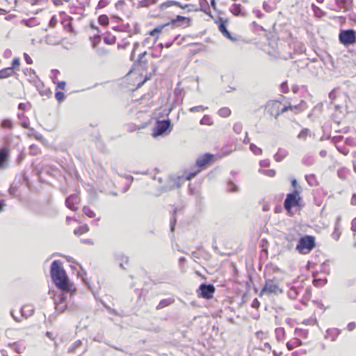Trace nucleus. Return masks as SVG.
<instances>
[{"label":"nucleus","mask_w":356,"mask_h":356,"mask_svg":"<svg viewBox=\"0 0 356 356\" xmlns=\"http://www.w3.org/2000/svg\"><path fill=\"white\" fill-rule=\"evenodd\" d=\"M51 277L55 285L63 291H71L72 285L68 282L65 271L59 260L54 261L51 264Z\"/></svg>","instance_id":"nucleus-1"},{"label":"nucleus","mask_w":356,"mask_h":356,"mask_svg":"<svg viewBox=\"0 0 356 356\" xmlns=\"http://www.w3.org/2000/svg\"><path fill=\"white\" fill-rule=\"evenodd\" d=\"M74 292V290L62 292L59 299L56 302V310L57 312L63 313L67 309H73L72 305H70V300Z\"/></svg>","instance_id":"nucleus-2"},{"label":"nucleus","mask_w":356,"mask_h":356,"mask_svg":"<svg viewBox=\"0 0 356 356\" xmlns=\"http://www.w3.org/2000/svg\"><path fill=\"white\" fill-rule=\"evenodd\" d=\"M315 247V238L313 236L306 235L301 237L296 245L297 251L302 254L309 253Z\"/></svg>","instance_id":"nucleus-3"},{"label":"nucleus","mask_w":356,"mask_h":356,"mask_svg":"<svg viewBox=\"0 0 356 356\" xmlns=\"http://www.w3.org/2000/svg\"><path fill=\"white\" fill-rule=\"evenodd\" d=\"M300 191L298 188L293 190L292 193H288L284 202L285 209L289 213H291V209L294 207H299L301 197L300 195Z\"/></svg>","instance_id":"nucleus-4"},{"label":"nucleus","mask_w":356,"mask_h":356,"mask_svg":"<svg viewBox=\"0 0 356 356\" xmlns=\"http://www.w3.org/2000/svg\"><path fill=\"white\" fill-rule=\"evenodd\" d=\"M287 286L289 288L288 296L291 299H296L300 293L309 291L308 288L305 289L302 281H296L291 284H287Z\"/></svg>","instance_id":"nucleus-5"},{"label":"nucleus","mask_w":356,"mask_h":356,"mask_svg":"<svg viewBox=\"0 0 356 356\" xmlns=\"http://www.w3.org/2000/svg\"><path fill=\"white\" fill-rule=\"evenodd\" d=\"M339 41L344 45L356 43V31L353 29L341 31L339 35Z\"/></svg>","instance_id":"nucleus-6"},{"label":"nucleus","mask_w":356,"mask_h":356,"mask_svg":"<svg viewBox=\"0 0 356 356\" xmlns=\"http://www.w3.org/2000/svg\"><path fill=\"white\" fill-rule=\"evenodd\" d=\"M170 120L168 119L158 120L154 126L152 136L156 137L163 134L170 129Z\"/></svg>","instance_id":"nucleus-7"},{"label":"nucleus","mask_w":356,"mask_h":356,"mask_svg":"<svg viewBox=\"0 0 356 356\" xmlns=\"http://www.w3.org/2000/svg\"><path fill=\"white\" fill-rule=\"evenodd\" d=\"M197 292L199 297L210 299L213 296L215 288L212 284H202Z\"/></svg>","instance_id":"nucleus-8"},{"label":"nucleus","mask_w":356,"mask_h":356,"mask_svg":"<svg viewBox=\"0 0 356 356\" xmlns=\"http://www.w3.org/2000/svg\"><path fill=\"white\" fill-rule=\"evenodd\" d=\"M261 292L268 294H277L282 293V289L280 288L278 284L275 281L273 280H268L266 281L265 285Z\"/></svg>","instance_id":"nucleus-9"},{"label":"nucleus","mask_w":356,"mask_h":356,"mask_svg":"<svg viewBox=\"0 0 356 356\" xmlns=\"http://www.w3.org/2000/svg\"><path fill=\"white\" fill-rule=\"evenodd\" d=\"M283 106L280 102L274 101L268 105V112L270 115L277 118L280 114L284 112H281Z\"/></svg>","instance_id":"nucleus-10"},{"label":"nucleus","mask_w":356,"mask_h":356,"mask_svg":"<svg viewBox=\"0 0 356 356\" xmlns=\"http://www.w3.org/2000/svg\"><path fill=\"white\" fill-rule=\"evenodd\" d=\"M8 151L7 148H1L0 149V170L6 169L8 164Z\"/></svg>","instance_id":"nucleus-11"},{"label":"nucleus","mask_w":356,"mask_h":356,"mask_svg":"<svg viewBox=\"0 0 356 356\" xmlns=\"http://www.w3.org/2000/svg\"><path fill=\"white\" fill-rule=\"evenodd\" d=\"M79 203V198L76 195H72L65 200V205L67 208L72 211H76L78 208L75 204Z\"/></svg>","instance_id":"nucleus-12"},{"label":"nucleus","mask_w":356,"mask_h":356,"mask_svg":"<svg viewBox=\"0 0 356 356\" xmlns=\"http://www.w3.org/2000/svg\"><path fill=\"white\" fill-rule=\"evenodd\" d=\"M213 156L210 154H205L199 156L196 160V164L199 167L205 166L212 159Z\"/></svg>","instance_id":"nucleus-13"},{"label":"nucleus","mask_w":356,"mask_h":356,"mask_svg":"<svg viewBox=\"0 0 356 356\" xmlns=\"http://www.w3.org/2000/svg\"><path fill=\"white\" fill-rule=\"evenodd\" d=\"M341 330L337 328H330L327 330L325 334V338L330 339L332 341H334L338 336L340 334Z\"/></svg>","instance_id":"nucleus-14"},{"label":"nucleus","mask_w":356,"mask_h":356,"mask_svg":"<svg viewBox=\"0 0 356 356\" xmlns=\"http://www.w3.org/2000/svg\"><path fill=\"white\" fill-rule=\"evenodd\" d=\"M288 155V151L285 149L279 148L277 153L274 155V159L277 162L282 161Z\"/></svg>","instance_id":"nucleus-15"},{"label":"nucleus","mask_w":356,"mask_h":356,"mask_svg":"<svg viewBox=\"0 0 356 356\" xmlns=\"http://www.w3.org/2000/svg\"><path fill=\"white\" fill-rule=\"evenodd\" d=\"M21 316L25 318L31 316L33 313V308L30 305H25L20 309Z\"/></svg>","instance_id":"nucleus-16"},{"label":"nucleus","mask_w":356,"mask_h":356,"mask_svg":"<svg viewBox=\"0 0 356 356\" xmlns=\"http://www.w3.org/2000/svg\"><path fill=\"white\" fill-rule=\"evenodd\" d=\"M218 29L221 32V33L225 36V38H228L229 40L233 41L235 39L232 38L231 33L228 31V30L226 28V25L223 22H220L218 25Z\"/></svg>","instance_id":"nucleus-17"},{"label":"nucleus","mask_w":356,"mask_h":356,"mask_svg":"<svg viewBox=\"0 0 356 356\" xmlns=\"http://www.w3.org/2000/svg\"><path fill=\"white\" fill-rule=\"evenodd\" d=\"M15 73L13 67H6L0 70V79H6L13 76Z\"/></svg>","instance_id":"nucleus-18"},{"label":"nucleus","mask_w":356,"mask_h":356,"mask_svg":"<svg viewBox=\"0 0 356 356\" xmlns=\"http://www.w3.org/2000/svg\"><path fill=\"white\" fill-rule=\"evenodd\" d=\"M177 6L179 8H187L188 6V4H186L184 6H182L180 3L177 2V1H168L167 2H165V3H163L161 6V9H165L170 6Z\"/></svg>","instance_id":"nucleus-19"},{"label":"nucleus","mask_w":356,"mask_h":356,"mask_svg":"<svg viewBox=\"0 0 356 356\" xmlns=\"http://www.w3.org/2000/svg\"><path fill=\"white\" fill-rule=\"evenodd\" d=\"M340 220H341V217H338L337 220V222H336V224H335L334 230L333 233L332 234V237L335 241H338L339 239V238H340V236H341V232L339 231V222H340Z\"/></svg>","instance_id":"nucleus-20"},{"label":"nucleus","mask_w":356,"mask_h":356,"mask_svg":"<svg viewBox=\"0 0 356 356\" xmlns=\"http://www.w3.org/2000/svg\"><path fill=\"white\" fill-rule=\"evenodd\" d=\"M182 22L184 23V24L187 26H188L189 23H190V19L186 17H183V16H181V15H177L175 19H172L171 22L170 23V24H177V23H179V22Z\"/></svg>","instance_id":"nucleus-21"},{"label":"nucleus","mask_w":356,"mask_h":356,"mask_svg":"<svg viewBox=\"0 0 356 356\" xmlns=\"http://www.w3.org/2000/svg\"><path fill=\"white\" fill-rule=\"evenodd\" d=\"M277 341L282 342L285 337V330L283 327H277L275 330Z\"/></svg>","instance_id":"nucleus-22"},{"label":"nucleus","mask_w":356,"mask_h":356,"mask_svg":"<svg viewBox=\"0 0 356 356\" xmlns=\"http://www.w3.org/2000/svg\"><path fill=\"white\" fill-rule=\"evenodd\" d=\"M302 342L298 339H294L293 340H291L290 341H288L286 343V347L289 350H291L294 349L295 348L301 346Z\"/></svg>","instance_id":"nucleus-23"},{"label":"nucleus","mask_w":356,"mask_h":356,"mask_svg":"<svg viewBox=\"0 0 356 356\" xmlns=\"http://www.w3.org/2000/svg\"><path fill=\"white\" fill-rule=\"evenodd\" d=\"M88 231H89V227L88 226V225L85 224V225L79 226L77 229H75L74 230V233L76 236H80V235L87 233Z\"/></svg>","instance_id":"nucleus-24"},{"label":"nucleus","mask_w":356,"mask_h":356,"mask_svg":"<svg viewBox=\"0 0 356 356\" xmlns=\"http://www.w3.org/2000/svg\"><path fill=\"white\" fill-rule=\"evenodd\" d=\"M117 260L120 261V266L122 268L126 269L125 265L129 264V258L124 254H120L117 257Z\"/></svg>","instance_id":"nucleus-25"},{"label":"nucleus","mask_w":356,"mask_h":356,"mask_svg":"<svg viewBox=\"0 0 356 356\" xmlns=\"http://www.w3.org/2000/svg\"><path fill=\"white\" fill-rule=\"evenodd\" d=\"M289 110L297 113L300 111V106L296 105L292 106L291 104H289L288 105H284L281 112H286Z\"/></svg>","instance_id":"nucleus-26"},{"label":"nucleus","mask_w":356,"mask_h":356,"mask_svg":"<svg viewBox=\"0 0 356 356\" xmlns=\"http://www.w3.org/2000/svg\"><path fill=\"white\" fill-rule=\"evenodd\" d=\"M168 25H170V23L156 26L152 31H150L149 35L157 38L159 34L162 31V30Z\"/></svg>","instance_id":"nucleus-27"},{"label":"nucleus","mask_w":356,"mask_h":356,"mask_svg":"<svg viewBox=\"0 0 356 356\" xmlns=\"http://www.w3.org/2000/svg\"><path fill=\"white\" fill-rule=\"evenodd\" d=\"M230 12L235 16H238L241 14V4H233L230 8Z\"/></svg>","instance_id":"nucleus-28"},{"label":"nucleus","mask_w":356,"mask_h":356,"mask_svg":"<svg viewBox=\"0 0 356 356\" xmlns=\"http://www.w3.org/2000/svg\"><path fill=\"white\" fill-rule=\"evenodd\" d=\"M173 302V300L171 298L163 299L160 301L159 304L156 307V309H161L166 307Z\"/></svg>","instance_id":"nucleus-29"},{"label":"nucleus","mask_w":356,"mask_h":356,"mask_svg":"<svg viewBox=\"0 0 356 356\" xmlns=\"http://www.w3.org/2000/svg\"><path fill=\"white\" fill-rule=\"evenodd\" d=\"M199 4H200V9L199 10L203 11L205 13L208 14L209 12L207 10H209L208 2L207 0H198Z\"/></svg>","instance_id":"nucleus-30"},{"label":"nucleus","mask_w":356,"mask_h":356,"mask_svg":"<svg viewBox=\"0 0 356 356\" xmlns=\"http://www.w3.org/2000/svg\"><path fill=\"white\" fill-rule=\"evenodd\" d=\"M327 283L326 278H314L313 284L316 287H322Z\"/></svg>","instance_id":"nucleus-31"},{"label":"nucleus","mask_w":356,"mask_h":356,"mask_svg":"<svg viewBox=\"0 0 356 356\" xmlns=\"http://www.w3.org/2000/svg\"><path fill=\"white\" fill-rule=\"evenodd\" d=\"M218 115L222 118H227L230 115L231 111L227 107H223L219 109L218 112Z\"/></svg>","instance_id":"nucleus-32"},{"label":"nucleus","mask_w":356,"mask_h":356,"mask_svg":"<svg viewBox=\"0 0 356 356\" xmlns=\"http://www.w3.org/2000/svg\"><path fill=\"white\" fill-rule=\"evenodd\" d=\"M312 8L316 17H322L324 15V12L315 4L312 5Z\"/></svg>","instance_id":"nucleus-33"},{"label":"nucleus","mask_w":356,"mask_h":356,"mask_svg":"<svg viewBox=\"0 0 356 356\" xmlns=\"http://www.w3.org/2000/svg\"><path fill=\"white\" fill-rule=\"evenodd\" d=\"M83 212L89 218H94L96 216L95 212L88 206L83 208Z\"/></svg>","instance_id":"nucleus-34"},{"label":"nucleus","mask_w":356,"mask_h":356,"mask_svg":"<svg viewBox=\"0 0 356 356\" xmlns=\"http://www.w3.org/2000/svg\"><path fill=\"white\" fill-rule=\"evenodd\" d=\"M250 149L252 151V152L255 155L262 154V149L253 143H251L250 145Z\"/></svg>","instance_id":"nucleus-35"},{"label":"nucleus","mask_w":356,"mask_h":356,"mask_svg":"<svg viewBox=\"0 0 356 356\" xmlns=\"http://www.w3.org/2000/svg\"><path fill=\"white\" fill-rule=\"evenodd\" d=\"M348 1L349 0H335L337 6L335 10H341V8H346Z\"/></svg>","instance_id":"nucleus-36"},{"label":"nucleus","mask_w":356,"mask_h":356,"mask_svg":"<svg viewBox=\"0 0 356 356\" xmlns=\"http://www.w3.org/2000/svg\"><path fill=\"white\" fill-rule=\"evenodd\" d=\"M98 22L102 26H107L109 22L108 16L106 15H101L98 18Z\"/></svg>","instance_id":"nucleus-37"},{"label":"nucleus","mask_w":356,"mask_h":356,"mask_svg":"<svg viewBox=\"0 0 356 356\" xmlns=\"http://www.w3.org/2000/svg\"><path fill=\"white\" fill-rule=\"evenodd\" d=\"M259 172L261 174H263V175H264L266 176H268V177H273L276 175V172H275V170H261V169H259Z\"/></svg>","instance_id":"nucleus-38"},{"label":"nucleus","mask_w":356,"mask_h":356,"mask_svg":"<svg viewBox=\"0 0 356 356\" xmlns=\"http://www.w3.org/2000/svg\"><path fill=\"white\" fill-rule=\"evenodd\" d=\"M305 179L310 186H315L317 184L316 177L314 175H306Z\"/></svg>","instance_id":"nucleus-39"},{"label":"nucleus","mask_w":356,"mask_h":356,"mask_svg":"<svg viewBox=\"0 0 356 356\" xmlns=\"http://www.w3.org/2000/svg\"><path fill=\"white\" fill-rule=\"evenodd\" d=\"M1 126L3 129H10L13 127V122L11 120L5 119L1 122Z\"/></svg>","instance_id":"nucleus-40"},{"label":"nucleus","mask_w":356,"mask_h":356,"mask_svg":"<svg viewBox=\"0 0 356 356\" xmlns=\"http://www.w3.org/2000/svg\"><path fill=\"white\" fill-rule=\"evenodd\" d=\"M200 123L202 125H212L213 121L211 120L210 116L204 115L200 120Z\"/></svg>","instance_id":"nucleus-41"},{"label":"nucleus","mask_w":356,"mask_h":356,"mask_svg":"<svg viewBox=\"0 0 356 356\" xmlns=\"http://www.w3.org/2000/svg\"><path fill=\"white\" fill-rule=\"evenodd\" d=\"M104 42L107 44H113L116 42V38L113 35H107L104 38Z\"/></svg>","instance_id":"nucleus-42"},{"label":"nucleus","mask_w":356,"mask_h":356,"mask_svg":"<svg viewBox=\"0 0 356 356\" xmlns=\"http://www.w3.org/2000/svg\"><path fill=\"white\" fill-rule=\"evenodd\" d=\"M263 8L266 12H271L274 10L276 8V6H274L271 2V5H270L268 2L264 1L263 3Z\"/></svg>","instance_id":"nucleus-43"},{"label":"nucleus","mask_w":356,"mask_h":356,"mask_svg":"<svg viewBox=\"0 0 356 356\" xmlns=\"http://www.w3.org/2000/svg\"><path fill=\"white\" fill-rule=\"evenodd\" d=\"M81 345V341L77 340L74 343L72 344V346L69 348L68 352L69 353H74L76 349L78 348Z\"/></svg>","instance_id":"nucleus-44"},{"label":"nucleus","mask_w":356,"mask_h":356,"mask_svg":"<svg viewBox=\"0 0 356 356\" xmlns=\"http://www.w3.org/2000/svg\"><path fill=\"white\" fill-rule=\"evenodd\" d=\"M233 130L237 134H241L243 130V124L241 122L235 123L233 126Z\"/></svg>","instance_id":"nucleus-45"},{"label":"nucleus","mask_w":356,"mask_h":356,"mask_svg":"<svg viewBox=\"0 0 356 356\" xmlns=\"http://www.w3.org/2000/svg\"><path fill=\"white\" fill-rule=\"evenodd\" d=\"M227 188H228V190L231 192H236L238 190V186L233 181H229L228 183Z\"/></svg>","instance_id":"nucleus-46"},{"label":"nucleus","mask_w":356,"mask_h":356,"mask_svg":"<svg viewBox=\"0 0 356 356\" xmlns=\"http://www.w3.org/2000/svg\"><path fill=\"white\" fill-rule=\"evenodd\" d=\"M207 109V106H193V107H191L190 108V111L191 112H200V111H204Z\"/></svg>","instance_id":"nucleus-47"},{"label":"nucleus","mask_w":356,"mask_h":356,"mask_svg":"<svg viewBox=\"0 0 356 356\" xmlns=\"http://www.w3.org/2000/svg\"><path fill=\"white\" fill-rule=\"evenodd\" d=\"M109 3L108 0H100L97 4V8H103L107 6Z\"/></svg>","instance_id":"nucleus-48"},{"label":"nucleus","mask_w":356,"mask_h":356,"mask_svg":"<svg viewBox=\"0 0 356 356\" xmlns=\"http://www.w3.org/2000/svg\"><path fill=\"white\" fill-rule=\"evenodd\" d=\"M55 98L58 102H60L65 98V95L63 92L58 91L55 94Z\"/></svg>","instance_id":"nucleus-49"},{"label":"nucleus","mask_w":356,"mask_h":356,"mask_svg":"<svg viewBox=\"0 0 356 356\" xmlns=\"http://www.w3.org/2000/svg\"><path fill=\"white\" fill-rule=\"evenodd\" d=\"M19 64L20 60L19 58L16 57L13 60L12 66L10 67H13V70L15 71V69L19 67Z\"/></svg>","instance_id":"nucleus-50"},{"label":"nucleus","mask_w":356,"mask_h":356,"mask_svg":"<svg viewBox=\"0 0 356 356\" xmlns=\"http://www.w3.org/2000/svg\"><path fill=\"white\" fill-rule=\"evenodd\" d=\"M101 41V36L100 35H95L94 37V39L92 42V45L93 47H95L97 45L99 44Z\"/></svg>","instance_id":"nucleus-51"},{"label":"nucleus","mask_w":356,"mask_h":356,"mask_svg":"<svg viewBox=\"0 0 356 356\" xmlns=\"http://www.w3.org/2000/svg\"><path fill=\"white\" fill-rule=\"evenodd\" d=\"M40 94L41 96H46L47 97H50L51 95V92L49 89H44V90H40Z\"/></svg>","instance_id":"nucleus-52"},{"label":"nucleus","mask_w":356,"mask_h":356,"mask_svg":"<svg viewBox=\"0 0 356 356\" xmlns=\"http://www.w3.org/2000/svg\"><path fill=\"white\" fill-rule=\"evenodd\" d=\"M309 134V131L307 129H305V130H302L298 135V138H300V139H305L306 137Z\"/></svg>","instance_id":"nucleus-53"},{"label":"nucleus","mask_w":356,"mask_h":356,"mask_svg":"<svg viewBox=\"0 0 356 356\" xmlns=\"http://www.w3.org/2000/svg\"><path fill=\"white\" fill-rule=\"evenodd\" d=\"M260 166L261 168H268L270 166L269 159H264L260 161Z\"/></svg>","instance_id":"nucleus-54"},{"label":"nucleus","mask_w":356,"mask_h":356,"mask_svg":"<svg viewBox=\"0 0 356 356\" xmlns=\"http://www.w3.org/2000/svg\"><path fill=\"white\" fill-rule=\"evenodd\" d=\"M28 108H30V104H26L25 103H19L18 105V108L20 110L26 111Z\"/></svg>","instance_id":"nucleus-55"},{"label":"nucleus","mask_w":356,"mask_h":356,"mask_svg":"<svg viewBox=\"0 0 356 356\" xmlns=\"http://www.w3.org/2000/svg\"><path fill=\"white\" fill-rule=\"evenodd\" d=\"M175 212L176 210L174 211L173 216L170 220V225H171V229L174 230L175 226V222H176V218H175Z\"/></svg>","instance_id":"nucleus-56"},{"label":"nucleus","mask_w":356,"mask_h":356,"mask_svg":"<svg viewBox=\"0 0 356 356\" xmlns=\"http://www.w3.org/2000/svg\"><path fill=\"white\" fill-rule=\"evenodd\" d=\"M24 58L27 64L30 65L33 63L32 58L26 53H24Z\"/></svg>","instance_id":"nucleus-57"},{"label":"nucleus","mask_w":356,"mask_h":356,"mask_svg":"<svg viewBox=\"0 0 356 356\" xmlns=\"http://www.w3.org/2000/svg\"><path fill=\"white\" fill-rule=\"evenodd\" d=\"M356 327V324L355 322H350L347 325V330L348 331H353Z\"/></svg>","instance_id":"nucleus-58"},{"label":"nucleus","mask_w":356,"mask_h":356,"mask_svg":"<svg viewBox=\"0 0 356 356\" xmlns=\"http://www.w3.org/2000/svg\"><path fill=\"white\" fill-rule=\"evenodd\" d=\"M11 348H12V349H13L15 351H16L18 353H20L22 351V348H19L18 347V344L17 343H13L11 346Z\"/></svg>","instance_id":"nucleus-59"},{"label":"nucleus","mask_w":356,"mask_h":356,"mask_svg":"<svg viewBox=\"0 0 356 356\" xmlns=\"http://www.w3.org/2000/svg\"><path fill=\"white\" fill-rule=\"evenodd\" d=\"M291 185L293 188V190H296V188H298L299 189L300 191H301V188L300 186H298V183H297V181L296 179H293L291 181Z\"/></svg>","instance_id":"nucleus-60"},{"label":"nucleus","mask_w":356,"mask_h":356,"mask_svg":"<svg viewBox=\"0 0 356 356\" xmlns=\"http://www.w3.org/2000/svg\"><path fill=\"white\" fill-rule=\"evenodd\" d=\"M200 170H197L196 172H190L186 176V178L187 179H191L192 178H193L194 177H195L197 175V174L200 172Z\"/></svg>","instance_id":"nucleus-61"},{"label":"nucleus","mask_w":356,"mask_h":356,"mask_svg":"<svg viewBox=\"0 0 356 356\" xmlns=\"http://www.w3.org/2000/svg\"><path fill=\"white\" fill-rule=\"evenodd\" d=\"M253 13L255 14V15L261 18L263 17L262 13L259 9H254Z\"/></svg>","instance_id":"nucleus-62"},{"label":"nucleus","mask_w":356,"mask_h":356,"mask_svg":"<svg viewBox=\"0 0 356 356\" xmlns=\"http://www.w3.org/2000/svg\"><path fill=\"white\" fill-rule=\"evenodd\" d=\"M351 229L356 232V218H355L351 222Z\"/></svg>","instance_id":"nucleus-63"},{"label":"nucleus","mask_w":356,"mask_h":356,"mask_svg":"<svg viewBox=\"0 0 356 356\" xmlns=\"http://www.w3.org/2000/svg\"><path fill=\"white\" fill-rule=\"evenodd\" d=\"M350 203L353 205H356V193H354L351 197Z\"/></svg>","instance_id":"nucleus-64"}]
</instances>
